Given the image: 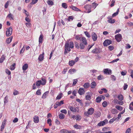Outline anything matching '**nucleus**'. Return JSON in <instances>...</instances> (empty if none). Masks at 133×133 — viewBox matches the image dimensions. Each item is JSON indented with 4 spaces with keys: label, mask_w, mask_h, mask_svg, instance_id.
<instances>
[{
    "label": "nucleus",
    "mask_w": 133,
    "mask_h": 133,
    "mask_svg": "<svg viewBox=\"0 0 133 133\" xmlns=\"http://www.w3.org/2000/svg\"><path fill=\"white\" fill-rule=\"evenodd\" d=\"M65 47L66 49H68L67 50L69 52L70 51L71 48H73L74 47V44L73 42L71 41L70 42H67L65 44Z\"/></svg>",
    "instance_id": "nucleus-1"
},
{
    "label": "nucleus",
    "mask_w": 133,
    "mask_h": 133,
    "mask_svg": "<svg viewBox=\"0 0 133 133\" xmlns=\"http://www.w3.org/2000/svg\"><path fill=\"white\" fill-rule=\"evenodd\" d=\"M94 111V109L92 108H89L87 112H85L84 113V115L87 116L88 117L89 115L92 114Z\"/></svg>",
    "instance_id": "nucleus-2"
},
{
    "label": "nucleus",
    "mask_w": 133,
    "mask_h": 133,
    "mask_svg": "<svg viewBox=\"0 0 133 133\" xmlns=\"http://www.w3.org/2000/svg\"><path fill=\"white\" fill-rule=\"evenodd\" d=\"M68 108L73 112H77V113H79V108L78 107H75L70 105L69 106Z\"/></svg>",
    "instance_id": "nucleus-3"
},
{
    "label": "nucleus",
    "mask_w": 133,
    "mask_h": 133,
    "mask_svg": "<svg viewBox=\"0 0 133 133\" xmlns=\"http://www.w3.org/2000/svg\"><path fill=\"white\" fill-rule=\"evenodd\" d=\"M12 28L11 27L7 29V30L6 32V36H10L12 34Z\"/></svg>",
    "instance_id": "nucleus-4"
},
{
    "label": "nucleus",
    "mask_w": 133,
    "mask_h": 133,
    "mask_svg": "<svg viewBox=\"0 0 133 133\" xmlns=\"http://www.w3.org/2000/svg\"><path fill=\"white\" fill-rule=\"evenodd\" d=\"M108 120L107 119H106L103 121L100 122L97 125L99 126H103L108 123Z\"/></svg>",
    "instance_id": "nucleus-5"
},
{
    "label": "nucleus",
    "mask_w": 133,
    "mask_h": 133,
    "mask_svg": "<svg viewBox=\"0 0 133 133\" xmlns=\"http://www.w3.org/2000/svg\"><path fill=\"white\" fill-rule=\"evenodd\" d=\"M122 36L120 34H118L116 35L115 36V38L118 42H120L122 40Z\"/></svg>",
    "instance_id": "nucleus-6"
},
{
    "label": "nucleus",
    "mask_w": 133,
    "mask_h": 133,
    "mask_svg": "<svg viewBox=\"0 0 133 133\" xmlns=\"http://www.w3.org/2000/svg\"><path fill=\"white\" fill-rule=\"evenodd\" d=\"M112 43L111 41L109 39H108L105 40L103 42L104 46H106L109 45Z\"/></svg>",
    "instance_id": "nucleus-7"
},
{
    "label": "nucleus",
    "mask_w": 133,
    "mask_h": 133,
    "mask_svg": "<svg viewBox=\"0 0 133 133\" xmlns=\"http://www.w3.org/2000/svg\"><path fill=\"white\" fill-rule=\"evenodd\" d=\"M101 52V50L99 48H95L93 49L91 51V52L94 54H99Z\"/></svg>",
    "instance_id": "nucleus-8"
},
{
    "label": "nucleus",
    "mask_w": 133,
    "mask_h": 133,
    "mask_svg": "<svg viewBox=\"0 0 133 133\" xmlns=\"http://www.w3.org/2000/svg\"><path fill=\"white\" fill-rule=\"evenodd\" d=\"M112 17L111 16H109L107 17V19H108V22L111 23H113L115 22V20L114 19H112Z\"/></svg>",
    "instance_id": "nucleus-9"
},
{
    "label": "nucleus",
    "mask_w": 133,
    "mask_h": 133,
    "mask_svg": "<svg viewBox=\"0 0 133 133\" xmlns=\"http://www.w3.org/2000/svg\"><path fill=\"white\" fill-rule=\"evenodd\" d=\"M85 91L86 90H85L83 88H80L79 89L78 92L80 95H82L84 94Z\"/></svg>",
    "instance_id": "nucleus-10"
},
{
    "label": "nucleus",
    "mask_w": 133,
    "mask_h": 133,
    "mask_svg": "<svg viewBox=\"0 0 133 133\" xmlns=\"http://www.w3.org/2000/svg\"><path fill=\"white\" fill-rule=\"evenodd\" d=\"M91 5H86L84 6V8L86 10H88L87 12L88 13H90L91 12Z\"/></svg>",
    "instance_id": "nucleus-11"
},
{
    "label": "nucleus",
    "mask_w": 133,
    "mask_h": 133,
    "mask_svg": "<svg viewBox=\"0 0 133 133\" xmlns=\"http://www.w3.org/2000/svg\"><path fill=\"white\" fill-rule=\"evenodd\" d=\"M92 38L94 41H96L97 39V36L95 32H93L92 34Z\"/></svg>",
    "instance_id": "nucleus-12"
},
{
    "label": "nucleus",
    "mask_w": 133,
    "mask_h": 133,
    "mask_svg": "<svg viewBox=\"0 0 133 133\" xmlns=\"http://www.w3.org/2000/svg\"><path fill=\"white\" fill-rule=\"evenodd\" d=\"M44 53L43 52L42 54H40L38 58V59L40 61H43L44 59Z\"/></svg>",
    "instance_id": "nucleus-13"
},
{
    "label": "nucleus",
    "mask_w": 133,
    "mask_h": 133,
    "mask_svg": "<svg viewBox=\"0 0 133 133\" xmlns=\"http://www.w3.org/2000/svg\"><path fill=\"white\" fill-rule=\"evenodd\" d=\"M13 37L11 36L9 38L6 39V42L8 44H9L11 42L12 39Z\"/></svg>",
    "instance_id": "nucleus-14"
},
{
    "label": "nucleus",
    "mask_w": 133,
    "mask_h": 133,
    "mask_svg": "<svg viewBox=\"0 0 133 133\" xmlns=\"http://www.w3.org/2000/svg\"><path fill=\"white\" fill-rule=\"evenodd\" d=\"M80 41H82V42L81 43H84L85 45H86L87 44V40L84 37H82L81 38V40Z\"/></svg>",
    "instance_id": "nucleus-15"
},
{
    "label": "nucleus",
    "mask_w": 133,
    "mask_h": 133,
    "mask_svg": "<svg viewBox=\"0 0 133 133\" xmlns=\"http://www.w3.org/2000/svg\"><path fill=\"white\" fill-rule=\"evenodd\" d=\"M104 74H109L111 73V70H109L108 69H104Z\"/></svg>",
    "instance_id": "nucleus-16"
},
{
    "label": "nucleus",
    "mask_w": 133,
    "mask_h": 133,
    "mask_svg": "<svg viewBox=\"0 0 133 133\" xmlns=\"http://www.w3.org/2000/svg\"><path fill=\"white\" fill-rule=\"evenodd\" d=\"M44 36L43 35L41 34L39 37V43H42L43 41V40Z\"/></svg>",
    "instance_id": "nucleus-17"
},
{
    "label": "nucleus",
    "mask_w": 133,
    "mask_h": 133,
    "mask_svg": "<svg viewBox=\"0 0 133 133\" xmlns=\"http://www.w3.org/2000/svg\"><path fill=\"white\" fill-rule=\"evenodd\" d=\"M96 85V83L94 81L92 82L90 85V87L92 88H95Z\"/></svg>",
    "instance_id": "nucleus-18"
},
{
    "label": "nucleus",
    "mask_w": 133,
    "mask_h": 133,
    "mask_svg": "<svg viewBox=\"0 0 133 133\" xmlns=\"http://www.w3.org/2000/svg\"><path fill=\"white\" fill-rule=\"evenodd\" d=\"M7 18L10 19V20H14L13 16L11 13L9 14L7 16Z\"/></svg>",
    "instance_id": "nucleus-19"
},
{
    "label": "nucleus",
    "mask_w": 133,
    "mask_h": 133,
    "mask_svg": "<svg viewBox=\"0 0 133 133\" xmlns=\"http://www.w3.org/2000/svg\"><path fill=\"white\" fill-rule=\"evenodd\" d=\"M5 125V120L3 122L1 127V131H2L3 130V129L4 128V127Z\"/></svg>",
    "instance_id": "nucleus-20"
},
{
    "label": "nucleus",
    "mask_w": 133,
    "mask_h": 133,
    "mask_svg": "<svg viewBox=\"0 0 133 133\" xmlns=\"http://www.w3.org/2000/svg\"><path fill=\"white\" fill-rule=\"evenodd\" d=\"M70 8L72 9L73 10H74L76 11H80V10L78 8L75 6H73L72 5L71 6H70Z\"/></svg>",
    "instance_id": "nucleus-21"
},
{
    "label": "nucleus",
    "mask_w": 133,
    "mask_h": 133,
    "mask_svg": "<svg viewBox=\"0 0 133 133\" xmlns=\"http://www.w3.org/2000/svg\"><path fill=\"white\" fill-rule=\"evenodd\" d=\"M34 121L35 123H38L39 121L38 117L36 116H35L34 118Z\"/></svg>",
    "instance_id": "nucleus-22"
},
{
    "label": "nucleus",
    "mask_w": 133,
    "mask_h": 133,
    "mask_svg": "<svg viewBox=\"0 0 133 133\" xmlns=\"http://www.w3.org/2000/svg\"><path fill=\"white\" fill-rule=\"evenodd\" d=\"M83 86L85 88L87 89L90 87V84L89 83H86L84 84Z\"/></svg>",
    "instance_id": "nucleus-23"
},
{
    "label": "nucleus",
    "mask_w": 133,
    "mask_h": 133,
    "mask_svg": "<svg viewBox=\"0 0 133 133\" xmlns=\"http://www.w3.org/2000/svg\"><path fill=\"white\" fill-rule=\"evenodd\" d=\"M85 45L84 44V43H80L79 45V48L81 49H83L85 47Z\"/></svg>",
    "instance_id": "nucleus-24"
},
{
    "label": "nucleus",
    "mask_w": 133,
    "mask_h": 133,
    "mask_svg": "<svg viewBox=\"0 0 133 133\" xmlns=\"http://www.w3.org/2000/svg\"><path fill=\"white\" fill-rule=\"evenodd\" d=\"M82 37L80 35H76L75 37V38L77 40H79L81 41Z\"/></svg>",
    "instance_id": "nucleus-25"
},
{
    "label": "nucleus",
    "mask_w": 133,
    "mask_h": 133,
    "mask_svg": "<svg viewBox=\"0 0 133 133\" xmlns=\"http://www.w3.org/2000/svg\"><path fill=\"white\" fill-rule=\"evenodd\" d=\"M76 116V118H75V119L77 121H79L82 119V117L80 115H77Z\"/></svg>",
    "instance_id": "nucleus-26"
},
{
    "label": "nucleus",
    "mask_w": 133,
    "mask_h": 133,
    "mask_svg": "<svg viewBox=\"0 0 133 133\" xmlns=\"http://www.w3.org/2000/svg\"><path fill=\"white\" fill-rule=\"evenodd\" d=\"M41 84L42 85L41 80H38L36 82V85L37 86H39Z\"/></svg>",
    "instance_id": "nucleus-27"
},
{
    "label": "nucleus",
    "mask_w": 133,
    "mask_h": 133,
    "mask_svg": "<svg viewBox=\"0 0 133 133\" xmlns=\"http://www.w3.org/2000/svg\"><path fill=\"white\" fill-rule=\"evenodd\" d=\"M41 80L42 81V85H44L45 84L46 82V80L45 78H42Z\"/></svg>",
    "instance_id": "nucleus-28"
},
{
    "label": "nucleus",
    "mask_w": 133,
    "mask_h": 133,
    "mask_svg": "<svg viewBox=\"0 0 133 133\" xmlns=\"http://www.w3.org/2000/svg\"><path fill=\"white\" fill-rule=\"evenodd\" d=\"M115 107L117 110L120 111L123 110L122 107L119 105H116Z\"/></svg>",
    "instance_id": "nucleus-29"
},
{
    "label": "nucleus",
    "mask_w": 133,
    "mask_h": 133,
    "mask_svg": "<svg viewBox=\"0 0 133 133\" xmlns=\"http://www.w3.org/2000/svg\"><path fill=\"white\" fill-rule=\"evenodd\" d=\"M49 93L48 91H47L45 92L44 94L42 96V98H46V96L48 95V94Z\"/></svg>",
    "instance_id": "nucleus-30"
},
{
    "label": "nucleus",
    "mask_w": 133,
    "mask_h": 133,
    "mask_svg": "<svg viewBox=\"0 0 133 133\" xmlns=\"http://www.w3.org/2000/svg\"><path fill=\"white\" fill-rule=\"evenodd\" d=\"M58 116L59 118L61 119H62L64 118L65 115L62 113H61Z\"/></svg>",
    "instance_id": "nucleus-31"
},
{
    "label": "nucleus",
    "mask_w": 133,
    "mask_h": 133,
    "mask_svg": "<svg viewBox=\"0 0 133 133\" xmlns=\"http://www.w3.org/2000/svg\"><path fill=\"white\" fill-rule=\"evenodd\" d=\"M28 68V65L27 64H24L22 67V69L24 71L25 70Z\"/></svg>",
    "instance_id": "nucleus-32"
},
{
    "label": "nucleus",
    "mask_w": 133,
    "mask_h": 133,
    "mask_svg": "<svg viewBox=\"0 0 133 133\" xmlns=\"http://www.w3.org/2000/svg\"><path fill=\"white\" fill-rule=\"evenodd\" d=\"M16 66V64L14 63L13 64H12L10 66V69L11 70H14Z\"/></svg>",
    "instance_id": "nucleus-33"
},
{
    "label": "nucleus",
    "mask_w": 133,
    "mask_h": 133,
    "mask_svg": "<svg viewBox=\"0 0 133 133\" xmlns=\"http://www.w3.org/2000/svg\"><path fill=\"white\" fill-rule=\"evenodd\" d=\"M75 63V62L74 61H69V64L70 66H72Z\"/></svg>",
    "instance_id": "nucleus-34"
},
{
    "label": "nucleus",
    "mask_w": 133,
    "mask_h": 133,
    "mask_svg": "<svg viewBox=\"0 0 133 133\" xmlns=\"http://www.w3.org/2000/svg\"><path fill=\"white\" fill-rule=\"evenodd\" d=\"M118 98L119 100L122 101L123 99V95L121 94L118 95Z\"/></svg>",
    "instance_id": "nucleus-35"
},
{
    "label": "nucleus",
    "mask_w": 133,
    "mask_h": 133,
    "mask_svg": "<svg viewBox=\"0 0 133 133\" xmlns=\"http://www.w3.org/2000/svg\"><path fill=\"white\" fill-rule=\"evenodd\" d=\"M5 59V56L4 55H3L1 58H0V63L3 62Z\"/></svg>",
    "instance_id": "nucleus-36"
},
{
    "label": "nucleus",
    "mask_w": 133,
    "mask_h": 133,
    "mask_svg": "<svg viewBox=\"0 0 133 133\" xmlns=\"http://www.w3.org/2000/svg\"><path fill=\"white\" fill-rule=\"evenodd\" d=\"M111 112L113 114H115L117 112V110L115 109H112L111 110Z\"/></svg>",
    "instance_id": "nucleus-37"
},
{
    "label": "nucleus",
    "mask_w": 133,
    "mask_h": 133,
    "mask_svg": "<svg viewBox=\"0 0 133 133\" xmlns=\"http://www.w3.org/2000/svg\"><path fill=\"white\" fill-rule=\"evenodd\" d=\"M101 98L100 97H98L96 99V101L97 103H99L101 101Z\"/></svg>",
    "instance_id": "nucleus-38"
},
{
    "label": "nucleus",
    "mask_w": 133,
    "mask_h": 133,
    "mask_svg": "<svg viewBox=\"0 0 133 133\" xmlns=\"http://www.w3.org/2000/svg\"><path fill=\"white\" fill-rule=\"evenodd\" d=\"M47 3L49 5H52L54 4L53 2L51 0L48 1Z\"/></svg>",
    "instance_id": "nucleus-39"
},
{
    "label": "nucleus",
    "mask_w": 133,
    "mask_h": 133,
    "mask_svg": "<svg viewBox=\"0 0 133 133\" xmlns=\"http://www.w3.org/2000/svg\"><path fill=\"white\" fill-rule=\"evenodd\" d=\"M75 71L76 70L75 69H71L69 70L68 72L70 74H72L73 72Z\"/></svg>",
    "instance_id": "nucleus-40"
},
{
    "label": "nucleus",
    "mask_w": 133,
    "mask_h": 133,
    "mask_svg": "<svg viewBox=\"0 0 133 133\" xmlns=\"http://www.w3.org/2000/svg\"><path fill=\"white\" fill-rule=\"evenodd\" d=\"M75 47L76 48L78 49L79 48V46L78 43L77 42H75Z\"/></svg>",
    "instance_id": "nucleus-41"
},
{
    "label": "nucleus",
    "mask_w": 133,
    "mask_h": 133,
    "mask_svg": "<svg viewBox=\"0 0 133 133\" xmlns=\"http://www.w3.org/2000/svg\"><path fill=\"white\" fill-rule=\"evenodd\" d=\"M74 127L75 128L77 129H79L81 128V126L77 124L74 125Z\"/></svg>",
    "instance_id": "nucleus-42"
},
{
    "label": "nucleus",
    "mask_w": 133,
    "mask_h": 133,
    "mask_svg": "<svg viewBox=\"0 0 133 133\" xmlns=\"http://www.w3.org/2000/svg\"><path fill=\"white\" fill-rule=\"evenodd\" d=\"M51 122L52 121L50 118H48L47 121V123L48 124H49V126H50L51 125Z\"/></svg>",
    "instance_id": "nucleus-43"
},
{
    "label": "nucleus",
    "mask_w": 133,
    "mask_h": 133,
    "mask_svg": "<svg viewBox=\"0 0 133 133\" xmlns=\"http://www.w3.org/2000/svg\"><path fill=\"white\" fill-rule=\"evenodd\" d=\"M62 6L65 9L67 8L68 7L66 3H62Z\"/></svg>",
    "instance_id": "nucleus-44"
},
{
    "label": "nucleus",
    "mask_w": 133,
    "mask_h": 133,
    "mask_svg": "<svg viewBox=\"0 0 133 133\" xmlns=\"http://www.w3.org/2000/svg\"><path fill=\"white\" fill-rule=\"evenodd\" d=\"M61 132L62 133H68L69 130H68L65 129H63L61 131Z\"/></svg>",
    "instance_id": "nucleus-45"
},
{
    "label": "nucleus",
    "mask_w": 133,
    "mask_h": 133,
    "mask_svg": "<svg viewBox=\"0 0 133 133\" xmlns=\"http://www.w3.org/2000/svg\"><path fill=\"white\" fill-rule=\"evenodd\" d=\"M62 93H61L60 94H59L57 96L56 98V99H60L62 97Z\"/></svg>",
    "instance_id": "nucleus-46"
},
{
    "label": "nucleus",
    "mask_w": 133,
    "mask_h": 133,
    "mask_svg": "<svg viewBox=\"0 0 133 133\" xmlns=\"http://www.w3.org/2000/svg\"><path fill=\"white\" fill-rule=\"evenodd\" d=\"M73 16H70L68 18V21H72L73 19Z\"/></svg>",
    "instance_id": "nucleus-47"
},
{
    "label": "nucleus",
    "mask_w": 133,
    "mask_h": 133,
    "mask_svg": "<svg viewBox=\"0 0 133 133\" xmlns=\"http://www.w3.org/2000/svg\"><path fill=\"white\" fill-rule=\"evenodd\" d=\"M13 93L14 95H16L18 94L19 93L18 91H17L16 90H14Z\"/></svg>",
    "instance_id": "nucleus-48"
},
{
    "label": "nucleus",
    "mask_w": 133,
    "mask_h": 133,
    "mask_svg": "<svg viewBox=\"0 0 133 133\" xmlns=\"http://www.w3.org/2000/svg\"><path fill=\"white\" fill-rule=\"evenodd\" d=\"M117 118H113L111 119L109 121V122L110 123H111L113 122Z\"/></svg>",
    "instance_id": "nucleus-49"
},
{
    "label": "nucleus",
    "mask_w": 133,
    "mask_h": 133,
    "mask_svg": "<svg viewBox=\"0 0 133 133\" xmlns=\"http://www.w3.org/2000/svg\"><path fill=\"white\" fill-rule=\"evenodd\" d=\"M102 105L104 107H106L107 105V103L106 101H104L102 103Z\"/></svg>",
    "instance_id": "nucleus-50"
},
{
    "label": "nucleus",
    "mask_w": 133,
    "mask_h": 133,
    "mask_svg": "<svg viewBox=\"0 0 133 133\" xmlns=\"http://www.w3.org/2000/svg\"><path fill=\"white\" fill-rule=\"evenodd\" d=\"M84 32L85 34L87 37L89 38L90 37V35L88 32L87 31H85Z\"/></svg>",
    "instance_id": "nucleus-51"
},
{
    "label": "nucleus",
    "mask_w": 133,
    "mask_h": 133,
    "mask_svg": "<svg viewBox=\"0 0 133 133\" xmlns=\"http://www.w3.org/2000/svg\"><path fill=\"white\" fill-rule=\"evenodd\" d=\"M38 0H32V2L31 3V5L34 4L36 3L37 2Z\"/></svg>",
    "instance_id": "nucleus-52"
},
{
    "label": "nucleus",
    "mask_w": 133,
    "mask_h": 133,
    "mask_svg": "<svg viewBox=\"0 0 133 133\" xmlns=\"http://www.w3.org/2000/svg\"><path fill=\"white\" fill-rule=\"evenodd\" d=\"M85 98L87 100H90L91 98V96L89 95H87L86 96Z\"/></svg>",
    "instance_id": "nucleus-53"
},
{
    "label": "nucleus",
    "mask_w": 133,
    "mask_h": 133,
    "mask_svg": "<svg viewBox=\"0 0 133 133\" xmlns=\"http://www.w3.org/2000/svg\"><path fill=\"white\" fill-rule=\"evenodd\" d=\"M104 78L103 76L102 75H100L98 77L97 79L98 80H101Z\"/></svg>",
    "instance_id": "nucleus-54"
},
{
    "label": "nucleus",
    "mask_w": 133,
    "mask_h": 133,
    "mask_svg": "<svg viewBox=\"0 0 133 133\" xmlns=\"http://www.w3.org/2000/svg\"><path fill=\"white\" fill-rule=\"evenodd\" d=\"M92 6L93 7L94 9H95L96 7L98 5V4L97 3H95L94 2L92 4Z\"/></svg>",
    "instance_id": "nucleus-55"
},
{
    "label": "nucleus",
    "mask_w": 133,
    "mask_h": 133,
    "mask_svg": "<svg viewBox=\"0 0 133 133\" xmlns=\"http://www.w3.org/2000/svg\"><path fill=\"white\" fill-rule=\"evenodd\" d=\"M109 50L111 51L114 49V47L113 46H110L108 47Z\"/></svg>",
    "instance_id": "nucleus-56"
},
{
    "label": "nucleus",
    "mask_w": 133,
    "mask_h": 133,
    "mask_svg": "<svg viewBox=\"0 0 133 133\" xmlns=\"http://www.w3.org/2000/svg\"><path fill=\"white\" fill-rule=\"evenodd\" d=\"M40 90H39L37 91L36 92V94L37 95H41V92L40 91Z\"/></svg>",
    "instance_id": "nucleus-57"
},
{
    "label": "nucleus",
    "mask_w": 133,
    "mask_h": 133,
    "mask_svg": "<svg viewBox=\"0 0 133 133\" xmlns=\"http://www.w3.org/2000/svg\"><path fill=\"white\" fill-rule=\"evenodd\" d=\"M131 132V129L130 128H128L126 131L125 133H130Z\"/></svg>",
    "instance_id": "nucleus-58"
},
{
    "label": "nucleus",
    "mask_w": 133,
    "mask_h": 133,
    "mask_svg": "<svg viewBox=\"0 0 133 133\" xmlns=\"http://www.w3.org/2000/svg\"><path fill=\"white\" fill-rule=\"evenodd\" d=\"M61 112L65 114H66L67 113V111L65 109L61 110Z\"/></svg>",
    "instance_id": "nucleus-59"
},
{
    "label": "nucleus",
    "mask_w": 133,
    "mask_h": 133,
    "mask_svg": "<svg viewBox=\"0 0 133 133\" xmlns=\"http://www.w3.org/2000/svg\"><path fill=\"white\" fill-rule=\"evenodd\" d=\"M77 79H75L74 80L73 82V86H74L77 83Z\"/></svg>",
    "instance_id": "nucleus-60"
},
{
    "label": "nucleus",
    "mask_w": 133,
    "mask_h": 133,
    "mask_svg": "<svg viewBox=\"0 0 133 133\" xmlns=\"http://www.w3.org/2000/svg\"><path fill=\"white\" fill-rule=\"evenodd\" d=\"M6 73L8 75L11 74V72L8 69H6L5 71Z\"/></svg>",
    "instance_id": "nucleus-61"
},
{
    "label": "nucleus",
    "mask_w": 133,
    "mask_h": 133,
    "mask_svg": "<svg viewBox=\"0 0 133 133\" xmlns=\"http://www.w3.org/2000/svg\"><path fill=\"white\" fill-rule=\"evenodd\" d=\"M9 1H8L5 4V5H4V6H5V8H8V6L9 5Z\"/></svg>",
    "instance_id": "nucleus-62"
},
{
    "label": "nucleus",
    "mask_w": 133,
    "mask_h": 133,
    "mask_svg": "<svg viewBox=\"0 0 133 133\" xmlns=\"http://www.w3.org/2000/svg\"><path fill=\"white\" fill-rule=\"evenodd\" d=\"M58 106H59L58 102H57L54 105V108L55 109Z\"/></svg>",
    "instance_id": "nucleus-63"
},
{
    "label": "nucleus",
    "mask_w": 133,
    "mask_h": 133,
    "mask_svg": "<svg viewBox=\"0 0 133 133\" xmlns=\"http://www.w3.org/2000/svg\"><path fill=\"white\" fill-rule=\"evenodd\" d=\"M25 49L24 48V46H23V47L21 49V50L20 51V54H21L22 53H23Z\"/></svg>",
    "instance_id": "nucleus-64"
}]
</instances>
